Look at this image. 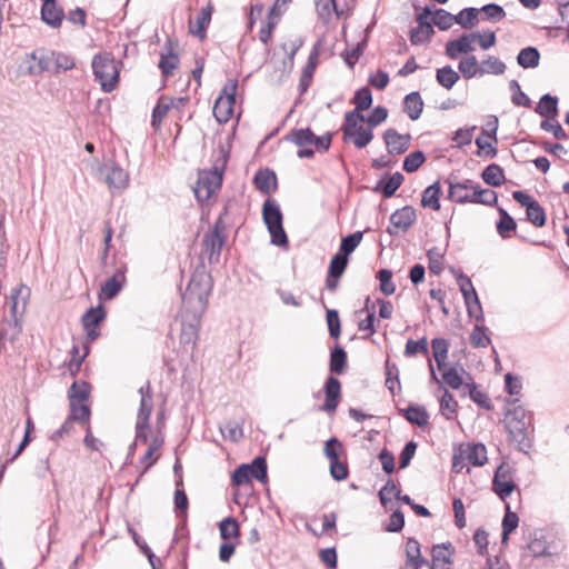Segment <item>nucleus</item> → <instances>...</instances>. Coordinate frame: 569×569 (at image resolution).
<instances>
[{"instance_id":"obj_1","label":"nucleus","mask_w":569,"mask_h":569,"mask_svg":"<svg viewBox=\"0 0 569 569\" xmlns=\"http://www.w3.org/2000/svg\"><path fill=\"white\" fill-rule=\"evenodd\" d=\"M212 289L211 276L204 269L196 270L182 293V310L189 315L202 316Z\"/></svg>"},{"instance_id":"obj_2","label":"nucleus","mask_w":569,"mask_h":569,"mask_svg":"<svg viewBox=\"0 0 569 569\" xmlns=\"http://www.w3.org/2000/svg\"><path fill=\"white\" fill-rule=\"evenodd\" d=\"M506 428L511 439L517 442L520 451L526 452L531 448L530 435L533 431L532 416L520 405L513 406L506 412Z\"/></svg>"},{"instance_id":"obj_3","label":"nucleus","mask_w":569,"mask_h":569,"mask_svg":"<svg viewBox=\"0 0 569 569\" xmlns=\"http://www.w3.org/2000/svg\"><path fill=\"white\" fill-rule=\"evenodd\" d=\"M284 139L298 146L300 150L297 156L300 159L312 158L315 150L326 152L329 150L332 141V133L327 132L323 136H316L310 128L292 129Z\"/></svg>"},{"instance_id":"obj_4","label":"nucleus","mask_w":569,"mask_h":569,"mask_svg":"<svg viewBox=\"0 0 569 569\" xmlns=\"http://www.w3.org/2000/svg\"><path fill=\"white\" fill-rule=\"evenodd\" d=\"M228 161V152L221 150V158L210 170L199 171L194 194L199 202L209 200L222 184V176Z\"/></svg>"},{"instance_id":"obj_5","label":"nucleus","mask_w":569,"mask_h":569,"mask_svg":"<svg viewBox=\"0 0 569 569\" xmlns=\"http://www.w3.org/2000/svg\"><path fill=\"white\" fill-rule=\"evenodd\" d=\"M94 79L104 92H111L119 82V69L113 56L109 52L96 54L92 60Z\"/></svg>"},{"instance_id":"obj_6","label":"nucleus","mask_w":569,"mask_h":569,"mask_svg":"<svg viewBox=\"0 0 569 569\" xmlns=\"http://www.w3.org/2000/svg\"><path fill=\"white\" fill-rule=\"evenodd\" d=\"M263 222L271 236V243L287 248L289 240L283 229V216L279 204L273 199H267L262 206Z\"/></svg>"},{"instance_id":"obj_7","label":"nucleus","mask_w":569,"mask_h":569,"mask_svg":"<svg viewBox=\"0 0 569 569\" xmlns=\"http://www.w3.org/2000/svg\"><path fill=\"white\" fill-rule=\"evenodd\" d=\"M181 329L179 335L180 350L192 357L199 338L202 316L189 315L182 310Z\"/></svg>"},{"instance_id":"obj_8","label":"nucleus","mask_w":569,"mask_h":569,"mask_svg":"<svg viewBox=\"0 0 569 569\" xmlns=\"http://www.w3.org/2000/svg\"><path fill=\"white\" fill-rule=\"evenodd\" d=\"M516 483L511 475V467L508 463H501L495 472L492 479L493 492L503 501L513 492Z\"/></svg>"},{"instance_id":"obj_9","label":"nucleus","mask_w":569,"mask_h":569,"mask_svg":"<svg viewBox=\"0 0 569 569\" xmlns=\"http://www.w3.org/2000/svg\"><path fill=\"white\" fill-rule=\"evenodd\" d=\"M98 178L103 180L110 189H123L129 181L128 173L114 163L100 166Z\"/></svg>"},{"instance_id":"obj_10","label":"nucleus","mask_w":569,"mask_h":569,"mask_svg":"<svg viewBox=\"0 0 569 569\" xmlns=\"http://www.w3.org/2000/svg\"><path fill=\"white\" fill-rule=\"evenodd\" d=\"M416 220V210L411 206H405L390 216L391 226L387 228V232L390 236H397L398 230L407 231Z\"/></svg>"},{"instance_id":"obj_11","label":"nucleus","mask_w":569,"mask_h":569,"mask_svg":"<svg viewBox=\"0 0 569 569\" xmlns=\"http://www.w3.org/2000/svg\"><path fill=\"white\" fill-rule=\"evenodd\" d=\"M30 58L33 60V63L28 67V72L31 76H40L46 71L53 73V51L39 49L33 51Z\"/></svg>"},{"instance_id":"obj_12","label":"nucleus","mask_w":569,"mask_h":569,"mask_svg":"<svg viewBox=\"0 0 569 569\" xmlns=\"http://www.w3.org/2000/svg\"><path fill=\"white\" fill-rule=\"evenodd\" d=\"M448 199L457 203H473L475 199L472 197V192L475 189V182L472 180L466 179L462 182L448 181Z\"/></svg>"},{"instance_id":"obj_13","label":"nucleus","mask_w":569,"mask_h":569,"mask_svg":"<svg viewBox=\"0 0 569 569\" xmlns=\"http://www.w3.org/2000/svg\"><path fill=\"white\" fill-rule=\"evenodd\" d=\"M383 140L390 154H401L409 149L411 137L400 134L396 129L390 128L385 131Z\"/></svg>"},{"instance_id":"obj_14","label":"nucleus","mask_w":569,"mask_h":569,"mask_svg":"<svg viewBox=\"0 0 569 569\" xmlns=\"http://www.w3.org/2000/svg\"><path fill=\"white\" fill-rule=\"evenodd\" d=\"M326 400L321 407L323 411L333 412L341 397V383L338 378L329 376L325 382Z\"/></svg>"},{"instance_id":"obj_15","label":"nucleus","mask_w":569,"mask_h":569,"mask_svg":"<svg viewBox=\"0 0 569 569\" xmlns=\"http://www.w3.org/2000/svg\"><path fill=\"white\" fill-rule=\"evenodd\" d=\"M227 242V236H217L206 232L202 239L203 252L208 256L210 263H217L220 259L221 250Z\"/></svg>"},{"instance_id":"obj_16","label":"nucleus","mask_w":569,"mask_h":569,"mask_svg":"<svg viewBox=\"0 0 569 569\" xmlns=\"http://www.w3.org/2000/svg\"><path fill=\"white\" fill-rule=\"evenodd\" d=\"M124 272L126 268L123 266L117 268L112 277L102 284L99 293L100 299L111 300L121 291L126 280Z\"/></svg>"},{"instance_id":"obj_17","label":"nucleus","mask_w":569,"mask_h":569,"mask_svg":"<svg viewBox=\"0 0 569 569\" xmlns=\"http://www.w3.org/2000/svg\"><path fill=\"white\" fill-rule=\"evenodd\" d=\"M473 41H476L475 33H463L459 39L446 43V54L450 59H457L462 53H469L475 50Z\"/></svg>"},{"instance_id":"obj_18","label":"nucleus","mask_w":569,"mask_h":569,"mask_svg":"<svg viewBox=\"0 0 569 569\" xmlns=\"http://www.w3.org/2000/svg\"><path fill=\"white\" fill-rule=\"evenodd\" d=\"M280 0H276L273 6L270 8L267 22L259 31V39L263 44H268L271 40L272 32L281 18V11L279 10ZM282 3H289L291 0H281Z\"/></svg>"},{"instance_id":"obj_19","label":"nucleus","mask_w":569,"mask_h":569,"mask_svg":"<svg viewBox=\"0 0 569 569\" xmlns=\"http://www.w3.org/2000/svg\"><path fill=\"white\" fill-rule=\"evenodd\" d=\"M66 18L63 9L56 2L41 6V20L53 29H59Z\"/></svg>"},{"instance_id":"obj_20","label":"nucleus","mask_w":569,"mask_h":569,"mask_svg":"<svg viewBox=\"0 0 569 569\" xmlns=\"http://www.w3.org/2000/svg\"><path fill=\"white\" fill-rule=\"evenodd\" d=\"M164 51L161 52L158 67L164 78L172 74L179 64V56L172 50V41L169 39L164 44Z\"/></svg>"},{"instance_id":"obj_21","label":"nucleus","mask_w":569,"mask_h":569,"mask_svg":"<svg viewBox=\"0 0 569 569\" xmlns=\"http://www.w3.org/2000/svg\"><path fill=\"white\" fill-rule=\"evenodd\" d=\"M253 184L260 192L270 194L277 190V176L270 169L258 170L253 178Z\"/></svg>"},{"instance_id":"obj_22","label":"nucleus","mask_w":569,"mask_h":569,"mask_svg":"<svg viewBox=\"0 0 569 569\" xmlns=\"http://www.w3.org/2000/svg\"><path fill=\"white\" fill-rule=\"evenodd\" d=\"M558 98L546 93L535 108V112L545 118V120H556L558 116Z\"/></svg>"},{"instance_id":"obj_23","label":"nucleus","mask_w":569,"mask_h":569,"mask_svg":"<svg viewBox=\"0 0 569 569\" xmlns=\"http://www.w3.org/2000/svg\"><path fill=\"white\" fill-rule=\"evenodd\" d=\"M399 412L412 425L425 427L429 423V413L422 406L410 405L405 409H400Z\"/></svg>"},{"instance_id":"obj_24","label":"nucleus","mask_w":569,"mask_h":569,"mask_svg":"<svg viewBox=\"0 0 569 569\" xmlns=\"http://www.w3.org/2000/svg\"><path fill=\"white\" fill-rule=\"evenodd\" d=\"M212 11L213 7L210 3L202 8L196 18L194 24L190 21V32L198 38L203 39L206 37V29L211 21Z\"/></svg>"},{"instance_id":"obj_25","label":"nucleus","mask_w":569,"mask_h":569,"mask_svg":"<svg viewBox=\"0 0 569 569\" xmlns=\"http://www.w3.org/2000/svg\"><path fill=\"white\" fill-rule=\"evenodd\" d=\"M423 110V100L418 91L410 92L403 99V111L411 120H418Z\"/></svg>"},{"instance_id":"obj_26","label":"nucleus","mask_w":569,"mask_h":569,"mask_svg":"<svg viewBox=\"0 0 569 569\" xmlns=\"http://www.w3.org/2000/svg\"><path fill=\"white\" fill-rule=\"evenodd\" d=\"M461 457L472 466H483L487 458V449L482 443L469 445L466 450L461 451Z\"/></svg>"},{"instance_id":"obj_27","label":"nucleus","mask_w":569,"mask_h":569,"mask_svg":"<svg viewBox=\"0 0 569 569\" xmlns=\"http://www.w3.org/2000/svg\"><path fill=\"white\" fill-rule=\"evenodd\" d=\"M366 121V118L362 113H359L358 111H348L345 114V123L342 126V132H343V140L347 141L348 139H351L353 136H356V131L358 130L359 126H362L361 123Z\"/></svg>"},{"instance_id":"obj_28","label":"nucleus","mask_w":569,"mask_h":569,"mask_svg":"<svg viewBox=\"0 0 569 569\" xmlns=\"http://www.w3.org/2000/svg\"><path fill=\"white\" fill-rule=\"evenodd\" d=\"M441 193L440 183L438 181L433 182L422 192L421 206L438 211L440 209Z\"/></svg>"},{"instance_id":"obj_29","label":"nucleus","mask_w":569,"mask_h":569,"mask_svg":"<svg viewBox=\"0 0 569 569\" xmlns=\"http://www.w3.org/2000/svg\"><path fill=\"white\" fill-rule=\"evenodd\" d=\"M233 101L219 96L213 106V116L219 123H227L233 114Z\"/></svg>"},{"instance_id":"obj_30","label":"nucleus","mask_w":569,"mask_h":569,"mask_svg":"<svg viewBox=\"0 0 569 569\" xmlns=\"http://www.w3.org/2000/svg\"><path fill=\"white\" fill-rule=\"evenodd\" d=\"M499 220L496 223L497 232L502 239H509L511 232L516 231L517 223L515 219L503 209L498 208Z\"/></svg>"},{"instance_id":"obj_31","label":"nucleus","mask_w":569,"mask_h":569,"mask_svg":"<svg viewBox=\"0 0 569 569\" xmlns=\"http://www.w3.org/2000/svg\"><path fill=\"white\" fill-rule=\"evenodd\" d=\"M481 178L487 184L491 187H500L506 181L505 171L497 163L487 166L481 173Z\"/></svg>"},{"instance_id":"obj_32","label":"nucleus","mask_w":569,"mask_h":569,"mask_svg":"<svg viewBox=\"0 0 569 569\" xmlns=\"http://www.w3.org/2000/svg\"><path fill=\"white\" fill-rule=\"evenodd\" d=\"M329 369L332 373L342 375L347 369V352L339 345L330 352Z\"/></svg>"},{"instance_id":"obj_33","label":"nucleus","mask_w":569,"mask_h":569,"mask_svg":"<svg viewBox=\"0 0 569 569\" xmlns=\"http://www.w3.org/2000/svg\"><path fill=\"white\" fill-rule=\"evenodd\" d=\"M517 62L523 69L536 68L540 62V52L536 47H526L519 51Z\"/></svg>"},{"instance_id":"obj_34","label":"nucleus","mask_w":569,"mask_h":569,"mask_svg":"<svg viewBox=\"0 0 569 569\" xmlns=\"http://www.w3.org/2000/svg\"><path fill=\"white\" fill-rule=\"evenodd\" d=\"M107 312L102 305H99L97 307H91L88 309L82 318L81 322L83 328L89 327H99V325L106 319Z\"/></svg>"},{"instance_id":"obj_35","label":"nucleus","mask_w":569,"mask_h":569,"mask_svg":"<svg viewBox=\"0 0 569 569\" xmlns=\"http://www.w3.org/2000/svg\"><path fill=\"white\" fill-rule=\"evenodd\" d=\"M431 348L437 367L439 370H442L448 358L449 343L443 338H435L431 341Z\"/></svg>"},{"instance_id":"obj_36","label":"nucleus","mask_w":569,"mask_h":569,"mask_svg":"<svg viewBox=\"0 0 569 569\" xmlns=\"http://www.w3.org/2000/svg\"><path fill=\"white\" fill-rule=\"evenodd\" d=\"M172 106V100L167 97H160L151 114V126L157 129L167 116Z\"/></svg>"},{"instance_id":"obj_37","label":"nucleus","mask_w":569,"mask_h":569,"mask_svg":"<svg viewBox=\"0 0 569 569\" xmlns=\"http://www.w3.org/2000/svg\"><path fill=\"white\" fill-rule=\"evenodd\" d=\"M385 371H386L385 385L388 388V390L391 392V395L395 396L397 392L400 391L398 367L396 363H392L389 360H387L386 365H385Z\"/></svg>"},{"instance_id":"obj_38","label":"nucleus","mask_w":569,"mask_h":569,"mask_svg":"<svg viewBox=\"0 0 569 569\" xmlns=\"http://www.w3.org/2000/svg\"><path fill=\"white\" fill-rule=\"evenodd\" d=\"M459 78V73L455 71L451 66H445L436 71L437 82L448 90L457 83Z\"/></svg>"},{"instance_id":"obj_39","label":"nucleus","mask_w":569,"mask_h":569,"mask_svg":"<svg viewBox=\"0 0 569 569\" xmlns=\"http://www.w3.org/2000/svg\"><path fill=\"white\" fill-rule=\"evenodd\" d=\"M435 33L432 24H419L409 32L410 41L413 46L422 44L430 40Z\"/></svg>"},{"instance_id":"obj_40","label":"nucleus","mask_w":569,"mask_h":569,"mask_svg":"<svg viewBox=\"0 0 569 569\" xmlns=\"http://www.w3.org/2000/svg\"><path fill=\"white\" fill-rule=\"evenodd\" d=\"M439 388L443 390V395L440 398V412L446 419L450 420L457 412L458 403L443 386L440 385Z\"/></svg>"},{"instance_id":"obj_41","label":"nucleus","mask_w":569,"mask_h":569,"mask_svg":"<svg viewBox=\"0 0 569 569\" xmlns=\"http://www.w3.org/2000/svg\"><path fill=\"white\" fill-rule=\"evenodd\" d=\"M506 513L502 519V542H507L510 533L518 527L519 517L516 512L511 511L510 505H505Z\"/></svg>"},{"instance_id":"obj_42","label":"nucleus","mask_w":569,"mask_h":569,"mask_svg":"<svg viewBox=\"0 0 569 569\" xmlns=\"http://www.w3.org/2000/svg\"><path fill=\"white\" fill-rule=\"evenodd\" d=\"M219 530H220V536L224 541H227V540L229 541L231 539H238L240 536L239 523L232 517L224 518L219 523Z\"/></svg>"},{"instance_id":"obj_43","label":"nucleus","mask_w":569,"mask_h":569,"mask_svg":"<svg viewBox=\"0 0 569 569\" xmlns=\"http://www.w3.org/2000/svg\"><path fill=\"white\" fill-rule=\"evenodd\" d=\"M459 72L467 80L480 76V67L475 56H468L460 60L458 64Z\"/></svg>"},{"instance_id":"obj_44","label":"nucleus","mask_w":569,"mask_h":569,"mask_svg":"<svg viewBox=\"0 0 569 569\" xmlns=\"http://www.w3.org/2000/svg\"><path fill=\"white\" fill-rule=\"evenodd\" d=\"M480 67V76L491 73V74H502L506 71V64L500 59L495 56H489L487 59L482 60L479 64Z\"/></svg>"},{"instance_id":"obj_45","label":"nucleus","mask_w":569,"mask_h":569,"mask_svg":"<svg viewBox=\"0 0 569 569\" xmlns=\"http://www.w3.org/2000/svg\"><path fill=\"white\" fill-rule=\"evenodd\" d=\"M362 238V231H356L342 238L338 253L349 258V254H351L356 250V248L360 244Z\"/></svg>"},{"instance_id":"obj_46","label":"nucleus","mask_w":569,"mask_h":569,"mask_svg":"<svg viewBox=\"0 0 569 569\" xmlns=\"http://www.w3.org/2000/svg\"><path fill=\"white\" fill-rule=\"evenodd\" d=\"M451 543H441L436 545L432 548V563H442L443 566H450L451 565Z\"/></svg>"},{"instance_id":"obj_47","label":"nucleus","mask_w":569,"mask_h":569,"mask_svg":"<svg viewBox=\"0 0 569 569\" xmlns=\"http://www.w3.org/2000/svg\"><path fill=\"white\" fill-rule=\"evenodd\" d=\"M472 197L475 199L473 203H481L486 206H493L498 201V194L496 191L490 189H481V187L477 183H475Z\"/></svg>"},{"instance_id":"obj_48","label":"nucleus","mask_w":569,"mask_h":569,"mask_svg":"<svg viewBox=\"0 0 569 569\" xmlns=\"http://www.w3.org/2000/svg\"><path fill=\"white\" fill-rule=\"evenodd\" d=\"M70 419L81 423H87L90 419V408L88 405L79 401H70Z\"/></svg>"},{"instance_id":"obj_49","label":"nucleus","mask_w":569,"mask_h":569,"mask_svg":"<svg viewBox=\"0 0 569 569\" xmlns=\"http://www.w3.org/2000/svg\"><path fill=\"white\" fill-rule=\"evenodd\" d=\"M189 500L183 489H176L174 492V511L183 523L187 521Z\"/></svg>"},{"instance_id":"obj_50","label":"nucleus","mask_w":569,"mask_h":569,"mask_svg":"<svg viewBox=\"0 0 569 569\" xmlns=\"http://www.w3.org/2000/svg\"><path fill=\"white\" fill-rule=\"evenodd\" d=\"M353 103L356 104L355 111L361 113L368 110L372 104V94L368 87L358 89L353 97Z\"/></svg>"},{"instance_id":"obj_51","label":"nucleus","mask_w":569,"mask_h":569,"mask_svg":"<svg viewBox=\"0 0 569 569\" xmlns=\"http://www.w3.org/2000/svg\"><path fill=\"white\" fill-rule=\"evenodd\" d=\"M250 478H254L260 482H266L268 478L267 461L264 457H256L249 465Z\"/></svg>"},{"instance_id":"obj_52","label":"nucleus","mask_w":569,"mask_h":569,"mask_svg":"<svg viewBox=\"0 0 569 569\" xmlns=\"http://www.w3.org/2000/svg\"><path fill=\"white\" fill-rule=\"evenodd\" d=\"M406 565L420 562L427 563V559L421 556L420 543L415 538H409L406 543Z\"/></svg>"},{"instance_id":"obj_53","label":"nucleus","mask_w":569,"mask_h":569,"mask_svg":"<svg viewBox=\"0 0 569 569\" xmlns=\"http://www.w3.org/2000/svg\"><path fill=\"white\" fill-rule=\"evenodd\" d=\"M509 89L512 92L511 102L517 107H531L530 98L521 90L520 84L517 80L509 82Z\"/></svg>"},{"instance_id":"obj_54","label":"nucleus","mask_w":569,"mask_h":569,"mask_svg":"<svg viewBox=\"0 0 569 569\" xmlns=\"http://www.w3.org/2000/svg\"><path fill=\"white\" fill-rule=\"evenodd\" d=\"M527 219L538 228L546 224L547 216L545 209L536 201L531 207L526 210Z\"/></svg>"},{"instance_id":"obj_55","label":"nucleus","mask_w":569,"mask_h":569,"mask_svg":"<svg viewBox=\"0 0 569 569\" xmlns=\"http://www.w3.org/2000/svg\"><path fill=\"white\" fill-rule=\"evenodd\" d=\"M462 373H467L462 367L459 370L450 367L443 371L442 379L450 388L459 389L463 383Z\"/></svg>"},{"instance_id":"obj_56","label":"nucleus","mask_w":569,"mask_h":569,"mask_svg":"<svg viewBox=\"0 0 569 569\" xmlns=\"http://www.w3.org/2000/svg\"><path fill=\"white\" fill-rule=\"evenodd\" d=\"M479 9L477 8H465L457 16V23L465 29H471L477 23V17Z\"/></svg>"},{"instance_id":"obj_57","label":"nucleus","mask_w":569,"mask_h":569,"mask_svg":"<svg viewBox=\"0 0 569 569\" xmlns=\"http://www.w3.org/2000/svg\"><path fill=\"white\" fill-rule=\"evenodd\" d=\"M479 12L483 14V20H488L491 22H499L506 17V11L503 8L497 3H488L485 4Z\"/></svg>"},{"instance_id":"obj_58","label":"nucleus","mask_w":569,"mask_h":569,"mask_svg":"<svg viewBox=\"0 0 569 569\" xmlns=\"http://www.w3.org/2000/svg\"><path fill=\"white\" fill-rule=\"evenodd\" d=\"M432 22L440 30H448L453 26V23H457V18L445 9H437L435 11Z\"/></svg>"},{"instance_id":"obj_59","label":"nucleus","mask_w":569,"mask_h":569,"mask_svg":"<svg viewBox=\"0 0 569 569\" xmlns=\"http://www.w3.org/2000/svg\"><path fill=\"white\" fill-rule=\"evenodd\" d=\"M89 395H90V385L86 381H81V382L74 381L71 385L70 390H69L70 401L74 400V401H79V402H84L89 398Z\"/></svg>"},{"instance_id":"obj_60","label":"nucleus","mask_w":569,"mask_h":569,"mask_svg":"<svg viewBox=\"0 0 569 569\" xmlns=\"http://www.w3.org/2000/svg\"><path fill=\"white\" fill-rule=\"evenodd\" d=\"M377 279L380 281V291L386 296H391L396 291V284L392 281V271L389 269H381L377 273Z\"/></svg>"},{"instance_id":"obj_61","label":"nucleus","mask_w":569,"mask_h":569,"mask_svg":"<svg viewBox=\"0 0 569 569\" xmlns=\"http://www.w3.org/2000/svg\"><path fill=\"white\" fill-rule=\"evenodd\" d=\"M425 153L420 150L409 153L403 160V170L408 173L417 171L425 162Z\"/></svg>"},{"instance_id":"obj_62","label":"nucleus","mask_w":569,"mask_h":569,"mask_svg":"<svg viewBox=\"0 0 569 569\" xmlns=\"http://www.w3.org/2000/svg\"><path fill=\"white\" fill-rule=\"evenodd\" d=\"M403 176L400 172H395L387 182L383 183L380 191L383 196V198L388 199L391 198L396 191L400 188V186L403 182Z\"/></svg>"},{"instance_id":"obj_63","label":"nucleus","mask_w":569,"mask_h":569,"mask_svg":"<svg viewBox=\"0 0 569 569\" xmlns=\"http://www.w3.org/2000/svg\"><path fill=\"white\" fill-rule=\"evenodd\" d=\"M53 73L71 70L76 66L74 59L69 54L53 51Z\"/></svg>"},{"instance_id":"obj_64","label":"nucleus","mask_w":569,"mask_h":569,"mask_svg":"<svg viewBox=\"0 0 569 569\" xmlns=\"http://www.w3.org/2000/svg\"><path fill=\"white\" fill-rule=\"evenodd\" d=\"M467 387L469 388V397L475 403H477L478 406H480L481 408H483L486 410L492 409V403H491L490 399L483 391H481L478 388L477 385H475V383L468 385L467 383Z\"/></svg>"}]
</instances>
